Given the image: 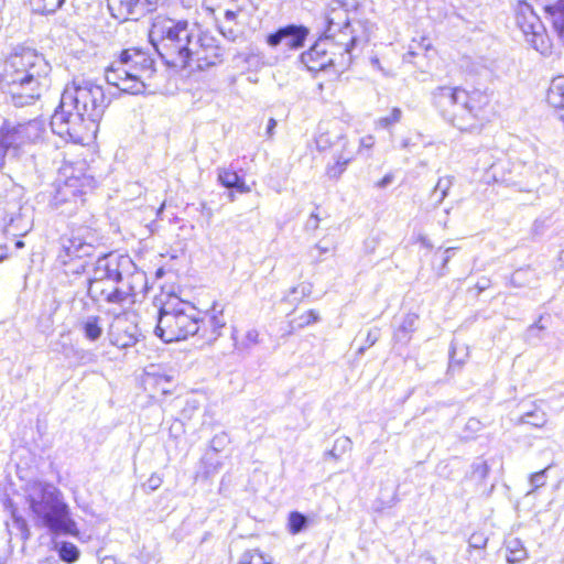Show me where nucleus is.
<instances>
[{"instance_id":"c756f323","label":"nucleus","mask_w":564,"mask_h":564,"mask_svg":"<svg viewBox=\"0 0 564 564\" xmlns=\"http://www.w3.org/2000/svg\"><path fill=\"white\" fill-rule=\"evenodd\" d=\"M18 155L11 143L8 142L6 134L1 130L0 138V170L4 167L8 161H12Z\"/></svg>"},{"instance_id":"de8ad7c7","label":"nucleus","mask_w":564,"mask_h":564,"mask_svg":"<svg viewBox=\"0 0 564 564\" xmlns=\"http://www.w3.org/2000/svg\"><path fill=\"white\" fill-rule=\"evenodd\" d=\"M319 226V218L316 214H312L306 223V228L311 230H316Z\"/></svg>"},{"instance_id":"72a5a7b5","label":"nucleus","mask_w":564,"mask_h":564,"mask_svg":"<svg viewBox=\"0 0 564 564\" xmlns=\"http://www.w3.org/2000/svg\"><path fill=\"white\" fill-rule=\"evenodd\" d=\"M307 524V518L297 512L293 511L289 516V530L292 534L300 533Z\"/></svg>"},{"instance_id":"a878e982","label":"nucleus","mask_w":564,"mask_h":564,"mask_svg":"<svg viewBox=\"0 0 564 564\" xmlns=\"http://www.w3.org/2000/svg\"><path fill=\"white\" fill-rule=\"evenodd\" d=\"M454 184V177L446 175L443 177H440L433 192H432V198L435 200L434 206H440L443 200L447 197L449 189L452 188Z\"/></svg>"},{"instance_id":"7c9ffc66","label":"nucleus","mask_w":564,"mask_h":564,"mask_svg":"<svg viewBox=\"0 0 564 564\" xmlns=\"http://www.w3.org/2000/svg\"><path fill=\"white\" fill-rule=\"evenodd\" d=\"M232 338L235 340V346L237 349H250L251 347L259 344V332L252 328L246 332L241 340H237L234 334Z\"/></svg>"},{"instance_id":"f8f14e48","label":"nucleus","mask_w":564,"mask_h":564,"mask_svg":"<svg viewBox=\"0 0 564 564\" xmlns=\"http://www.w3.org/2000/svg\"><path fill=\"white\" fill-rule=\"evenodd\" d=\"M112 252L98 257L87 279V294L96 303L115 304Z\"/></svg>"},{"instance_id":"4c0bfd02","label":"nucleus","mask_w":564,"mask_h":564,"mask_svg":"<svg viewBox=\"0 0 564 564\" xmlns=\"http://www.w3.org/2000/svg\"><path fill=\"white\" fill-rule=\"evenodd\" d=\"M547 469H549V467L531 475V477H530V485L532 487L531 491H534L535 489H539L545 485Z\"/></svg>"},{"instance_id":"79ce46f5","label":"nucleus","mask_w":564,"mask_h":564,"mask_svg":"<svg viewBox=\"0 0 564 564\" xmlns=\"http://www.w3.org/2000/svg\"><path fill=\"white\" fill-rule=\"evenodd\" d=\"M319 319L318 317V314L317 312H315L314 310H310L307 311L305 314H303L301 317H300V326L303 327V326H307L312 323H316L317 321Z\"/></svg>"},{"instance_id":"bb28decb","label":"nucleus","mask_w":564,"mask_h":564,"mask_svg":"<svg viewBox=\"0 0 564 564\" xmlns=\"http://www.w3.org/2000/svg\"><path fill=\"white\" fill-rule=\"evenodd\" d=\"M432 47V41L426 36H420V39H413L409 45V51L404 55V61L412 62V57L420 55L423 52H427Z\"/></svg>"},{"instance_id":"a18cd8bd","label":"nucleus","mask_w":564,"mask_h":564,"mask_svg":"<svg viewBox=\"0 0 564 564\" xmlns=\"http://www.w3.org/2000/svg\"><path fill=\"white\" fill-rule=\"evenodd\" d=\"M454 250H455V248H453V247H449V248L445 249L444 257H443V262H442V271L438 273L440 275H444L445 274V268H446L448 261L451 260Z\"/></svg>"},{"instance_id":"cd10ccee","label":"nucleus","mask_w":564,"mask_h":564,"mask_svg":"<svg viewBox=\"0 0 564 564\" xmlns=\"http://www.w3.org/2000/svg\"><path fill=\"white\" fill-rule=\"evenodd\" d=\"M547 422V415L544 411L539 408H535L532 411L525 412L520 416L518 423L519 424H530L534 427H542Z\"/></svg>"},{"instance_id":"6ab92c4d","label":"nucleus","mask_w":564,"mask_h":564,"mask_svg":"<svg viewBox=\"0 0 564 564\" xmlns=\"http://www.w3.org/2000/svg\"><path fill=\"white\" fill-rule=\"evenodd\" d=\"M306 33V30L302 26L288 25L269 34L267 43L272 47L284 45L285 47L296 50L303 46Z\"/></svg>"},{"instance_id":"0eeeda50","label":"nucleus","mask_w":564,"mask_h":564,"mask_svg":"<svg viewBox=\"0 0 564 564\" xmlns=\"http://www.w3.org/2000/svg\"><path fill=\"white\" fill-rule=\"evenodd\" d=\"M357 37L345 40H334L324 35L307 52L303 53L301 58L306 67L312 72H319L327 67H333L336 72H344L351 63V48L356 44Z\"/></svg>"},{"instance_id":"4d7b16f0","label":"nucleus","mask_w":564,"mask_h":564,"mask_svg":"<svg viewBox=\"0 0 564 564\" xmlns=\"http://www.w3.org/2000/svg\"><path fill=\"white\" fill-rule=\"evenodd\" d=\"M221 33L231 41H235L237 37V33L232 29H229L228 31L221 29Z\"/></svg>"},{"instance_id":"6e6552de","label":"nucleus","mask_w":564,"mask_h":564,"mask_svg":"<svg viewBox=\"0 0 564 564\" xmlns=\"http://www.w3.org/2000/svg\"><path fill=\"white\" fill-rule=\"evenodd\" d=\"M61 98L64 99L67 108L74 107L75 111L94 119L96 123H99L109 104L104 88L85 79L73 80L65 87Z\"/></svg>"},{"instance_id":"b1692460","label":"nucleus","mask_w":564,"mask_h":564,"mask_svg":"<svg viewBox=\"0 0 564 564\" xmlns=\"http://www.w3.org/2000/svg\"><path fill=\"white\" fill-rule=\"evenodd\" d=\"M546 11L551 15L554 30L564 41V0H557L554 4L547 6Z\"/></svg>"},{"instance_id":"bf43d9fd","label":"nucleus","mask_w":564,"mask_h":564,"mask_svg":"<svg viewBox=\"0 0 564 564\" xmlns=\"http://www.w3.org/2000/svg\"><path fill=\"white\" fill-rule=\"evenodd\" d=\"M520 274H521V272H520V271H517V272L513 274L512 280H511V281H512V283H513L514 285H517V286H519V284H517V280L519 279Z\"/></svg>"},{"instance_id":"c03bdc74","label":"nucleus","mask_w":564,"mask_h":564,"mask_svg":"<svg viewBox=\"0 0 564 564\" xmlns=\"http://www.w3.org/2000/svg\"><path fill=\"white\" fill-rule=\"evenodd\" d=\"M162 481L163 480H162V478L159 475L153 474L147 480L144 486L148 487L150 489V491H154V490H156L162 485Z\"/></svg>"},{"instance_id":"2eb2a0df","label":"nucleus","mask_w":564,"mask_h":564,"mask_svg":"<svg viewBox=\"0 0 564 564\" xmlns=\"http://www.w3.org/2000/svg\"><path fill=\"white\" fill-rule=\"evenodd\" d=\"M324 22L326 24L324 35L327 37L345 40V34L348 37H356L351 30L348 11L339 0H332L327 4L324 12Z\"/></svg>"},{"instance_id":"a211bd4d","label":"nucleus","mask_w":564,"mask_h":564,"mask_svg":"<svg viewBox=\"0 0 564 564\" xmlns=\"http://www.w3.org/2000/svg\"><path fill=\"white\" fill-rule=\"evenodd\" d=\"M462 88L441 86L433 91V102L442 115L454 124L455 113L460 107Z\"/></svg>"},{"instance_id":"412c9836","label":"nucleus","mask_w":564,"mask_h":564,"mask_svg":"<svg viewBox=\"0 0 564 564\" xmlns=\"http://www.w3.org/2000/svg\"><path fill=\"white\" fill-rule=\"evenodd\" d=\"M200 337L207 341H214L221 335V329L226 326V319L223 310L214 306L212 311L199 321Z\"/></svg>"},{"instance_id":"6e6d98bb","label":"nucleus","mask_w":564,"mask_h":564,"mask_svg":"<svg viewBox=\"0 0 564 564\" xmlns=\"http://www.w3.org/2000/svg\"><path fill=\"white\" fill-rule=\"evenodd\" d=\"M225 440H226V435L225 434L215 436L213 438V441H212L213 448L217 451L216 446L219 445Z\"/></svg>"},{"instance_id":"052dcab7","label":"nucleus","mask_w":564,"mask_h":564,"mask_svg":"<svg viewBox=\"0 0 564 564\" xmlns=\"http://www.w3.org/2000/svg\"><path fill=\"white\" fill-rule=\"evenodd\" d=\"M316 249H318V251H319L321 253H325V252H327V251H328V248H326V247H322L321 245H316Z\"/></svg>"},{"instance_id":"680f3d73","label":"nucleus","mask_w":564,"mask_h":564,"mask_svg":"<svg viewBox=\"0 0 564 564\" xmlns=\"http://www.w3.org/2000/svg\"><path fill=\"white\" fill-rule=\"evenodd\" d=\"M15 247H17L18 249L23 248V247H24V242H23V241H21V240H18V241L15 242Z\"/></svg>"},{"instance_id":"a19ab883","label":"nucleus","mask_w":564,"mask_h":564,"mask_svg":"<svg viewBox=\"0 0 564 564\" xmlns=\"http://www.w3.org/2000/svg\"><path fill=\"white\" fill-rule=\"evenodd\" d=\"M340 446L341 449H347V448H350L351 446V441L350 438L348 437H344V438H339L335 442V445H334V448L330 449L329 452L326 453L327 456L334 458V459H338V455L336 454V448Z\"/></svg>"},{"instance_id":"4468645a","label":"nucleus","mask_w":564,"mask_h":564,"mask_svg":"<svg viewBox=\"0 0 564 564\" xmlns=\"http://www.w3.org/2000/svg\"><path fill=\"white\" fill-rule=\"evenodd\" d=\"M7 140L18 152L20 148L40 142L45 132V122L42 119H33L28 122L10 126L6 123L2 128Z\"/></svg>"},{"instance_id":"09e8293b","label":"nucleus","mask_w":564,"mask_h":564,"mask_svg":"<svg viewBox=\"0 0 564 564\" xmlns=\"http://www.w3.org/2000/svg\"><path fill=\"white\" fill-rule=\"evenodd\" d=\"M375 144V139L372 135H366L360 139V148L371 149Z\"/></svg>"},{"instance_id":"4be33fe9","label":"nucleus","mask_w":564,"mask_h":564,"mask_svg":"<svg viewBox=\"0 0 564 564\" xmlns=\"http://www.w3.org/2000/svg\"><path fill=\"white\" fill-rule=\"evenodd\" d=\"M547 104L564 110V76L553 78L546 94Z\"/></svg>"},{"instance_id":"7ed1b4c3","label":"nucleus","mask_w":564,"mask_h":564,"mask_svg":"<svg viewBox=\"0 0 564 564\" xmlns=\"http://www.w3.org/2000/svg\"><path fill=\"white\" fill-rule=\"evenodd\" d=\"M23 490L36 527L45 528L54 534L78 535L77 524L59 489L45 481L30 480Z\"/></svg>"},{"instance_id":"9b49d317","label":"nucleus","mask_w":564,"mask_h":564,"mask_svg":"<svg viewBox=\"0 0 564 564\" xmlns=\"http://www.w3.org/2000/svg\"><path fill=\"white\" fill-rule=\"evenodd\" d=\"M490 96L480 89H462L460 107L455 113L454 126L462 131L478 132L488 120Z\"/></svg>"},{"instance_id":"864d4df0","label":"nucleus","mask_w":564,"mask_h":564,"mask_svg":"<svg viewBox=\"0 0 564 564\" xmlns=\"http://www.w3.org/2000/svg\"><path fill=\"white\" fill-rule=\"evenodd\" d=\"M70 271L76 275H80L85 271V267L82 263L73 264Z\"/></svg>"},{"instance_id":"5fc2aeb1","label":"nucleus","mask_w":564,"mask_h":564,"mask_svg":"<svg viewBox=\"0 0 564 564\" xmlns=\"http://www.w3.org/2000/svg\"><path fill=\"white\" fill-rule=\"evenodd\" d=\"M275 127H276V121L273 118L269 119L268 127H267V133L269 137H272L273 130Z\"/></svg>"},{"instance_id":"39448f33","label":"nucleus","mask_w":564,"mask_h":564,"mask_svg":"<svg viewBox=\"0 0 564 564\" xmlns=\"http://www.w3.org/2000/svg\"><path fill=\"white\" fill-rule=\"evenodd\" d=\"M54 186L51 207L62 215L73 216L84 205V196L94 187V178L86 174L85 162L64 163Z\"/></svg>"},{"instance_id":"e433bc0d","label":"nucleus","mask_w":564,"mask_h":564,"mask_svg":"<svg viewBox=\"0 0 564 564\" xmlns=\"http://www.w3.org/2000/svg\"><path fill=\"white\" fill-rule=\"evenodd\" d=\"M239 175L227 169H220L218 172V181L227 188H234L238 184Z\"/></svg>"},{"instance_id":"5701e85b","label":"nucleus","mask_w":564,"mask_h":564,"mask_svg":"<svg viewBox=\"0 0 564 564\" xmlns=\"http://www.w3.org/2000/svg\"><path fill=\"white\" fill-rule=\"evenodd\" d=\"M79 329L86 339L96 341L101 337L104 332L101 318L99 316H88L79 323Z\"/></svg>"},{"instance_id":"c85d7f7f","label":"nucleus","mask_w":564,"mask_h":564,"mask_svg":"<svg viewBox=\"0 0 564 564\" xmlns=\"http://www.w3.org/2000/svg\"><path fill=\"white\" fill-rule=\"evenodd\" d=\"M32 10L37 13H53L63 4L64 0H29Z\"/></svg>"},{"instance_id":"423d86ee","label":"nucleus","mask_w":564,"mask_h":564,"mask_svg":"<svg viewBox=\"0 0 564 564\" xmlns=\"http://www.w3.org/2000/svg\"><path fill=\"white\" fill-rule=\"evenodd\" d=\"M199 330L196 310L187 303L170 302L159 311L155 335L165 343L186 339L188 336L198 334Z\"/></svg>"},{"instance_id":"9d476101","label":"nucleus","mask_w":564,"mask_h":564,"mask_svg":"<svg viewBox=\"0 0 564 564\" xmlns=\"http://www.w3.org/2000/svg\"><path fill=\"white\" fill-rule=\"evenodd\" d=\"M113 276H116L115 304H133L135 297L147 291L148 280L129 256L112 253Z\"/></svg>"},{"instance_id":"20e7f679","label":"nucleus","mask_w":564,"mask_h":564,"mask_svg":"<svg viewBox=\"0 0 564 564\" xmlns=\"http://www.w3.org/2000/svg\"><path fill=\"white\" fill-rule=\"evenodd\" d=\"M155 73L154 61L145 52L128 48L106 68L105 78L120 91L131 95L143 94Z\"/></svg>"},{"instance_id":"58836bf2","label":"nucleus","mask_w":564,"mask_h":564,"mask_svg":"<svg viewBox=\"0 0 564 564\" xmlns=\"http://www.w3.org/2000/svg\"><path fill=\"white\" fill-rule=\"evenodd\" d=\"M13 523L15 528L20 531L22 539L28 540L30 538V530L25 519L13 514Z\"/></svg>"},{"instance_id":"f257e3e1","label":"nucleus","mask_w":564,"mask_h":564,"mask_svg":"<svg viewBox=\"0 0 564 564\" xmlns=\"http://www.w3.org/2000/svg\"><path fill=\"white\" fill-rule=\"evenodd\" d=\"M149 39L160 56L173 67L205 69L223 61L224 50L218 40L187 20L156 15Z\"/></svg>"},{"instance_id":"13d9d810","label":"nucleus","mask_w":564,"mask_h":564,"mask_svg":"<svg viewBox=\"0 0 564 564\" xmlns=\"http://www.w3.org/2000/svg\"><path fill=\"white\" fill-rule=\"evenodd\" d=\"M455 364L460 365L462 362H460V360H456L455 359V356H454V352H453L452 356H451L449 367H453Z\"/></svg>"},{"instance_id":"aec40b11","label":"nucleus","mask_w":564,"mask_h":564,"mask_svg":"<svg viewBox=\"0 0 564 564\" xmlns=\"http://www.w3.org/2000/svg\"><path fill=\"white\" fill-rule=\"evenodd\" d=\"M111 15L120 21L138 20L147 11L140 0H108Z\"/></svg>"},{"instance_id":"473e14b6","label":"nucleus","mask_w":564,"mask_h":564,"mask_svg":"<svg viewBox=\"0 0 564 564\" xmlns=\"http://www.w3.org/2000/svg\"><path fill=\"white\" fill-rule=\"evenodd\" d=\"M351 160L352 156L338 155L335 164L327 167V175L332 178H338Z\"/></svg>"},{"instance_id":"f3484780","label":"nucleus","mask_w":564,"mask_h":564,"mask_svg":"<svg viewBox=\"0 0 564 564\" xmlns=\"http://www.w3.org/2000/svg\"><path fill=\"white\" fill-rule=\"evenodd\" d=\"M139 336L137 323L128 315L117 316L110 326V343L121 349L135 345Z\"/></svg>"},{"instance_id":"c9c22d12","label":"nucleus","mask_w":564,"mask_h":564,"mask_svg":"<svg viewBox=\"0 0 564 564\" xmlns=\"http://www.w3.org/2000/svg\"><path fill=\"white\" fill-rule=\"evenodd\" d=\"M402 118V110L400 108H393L389 116L378 119L376 122L377 127L388 129L389 127L398 123Z\"/></svg>"},{"instance_id":"1a4fd4ad","label":"nucleus","mask_w":564,"mask_h":564,"mask_svg":"<svg viewBox=\"0 0 564 564\" xmlns=\"http://www.w3.org/2000/svg\"><path fill=\"white\" fill-rule=\"evenodd\" d=\"M51 129L65 141L85 144L91 142L97 133L98 123L84 117L74 107L67 108L61 98L58 108L51 118Z\"/></svg>"},{"instance_id":"49530a36","label":"nucleus","mask_w":564,"mask_h":564,"mask_svg":"<svg viewBox=\"0 0 564 564\" xmlns=\"http://www.w3.org/2000/svg\"><path fill=\"white\" fill-rule=\"evenodd\" d=\"M239 564H265V563H263L261 555H257L254 557L253 555L245 554L242 561Z\"/></svg>"},{"instance_id":"ddd939ff","label":"nucleus","mask_w":564,"mask_h":564,"mask_svg":"<svg viewBox=\"0 0 564 564\" xmlns=\"http://www.w3.org/2000/svg\"><path fill=\"white\" fill-rule=\"evenodd\" d=\"M516 23L521 30L525 42L533 50L545 56L552 53V42L546 30L539 15L529 3L524 1L518 3L516 9Z\"/></svg>"},{"instance_id":"37998d69","label":"nucleus","mask_w":564,"mask_h":564,"mask_svg":"<svg viewBox=\"0 0 564 564\" xmlns=\"http://www.w3.org/2000/svg\"><path fill=\"white\" fill-rule=\"evenodd\" d=\"M468 543L473 549H482L486 546L487 539L482 534L474 533L469 538Z\"/></svg>"},{"instance_id":"2f4dec72","label":"nucleus","mask_w":564,"mask_h":564,"mask_svg":"<svg viewBox=\"0 0 564 564\" xmlns=\"http://www.w3.org/2000/svg\"><path fill=\"white\" fill-rule=\"evenodd\" d=\"M58 554L62 561L74 563L79 557V550L70 542H63L58 549Z\"/></svg>"},{"instance_id":"0e129e2a","label":"nucleus","mask_w":564,"mask_h":564,"mask_svg":"<svg viewBox=\"0 0 564 564\" xmlns=\"http://www.w3.org/2000/svg\"><path fill=\"white\" fill-rule=\"evenodd\" d=\"M4 258V253H0V260Z\"/></svg>"},{"instance_id":"e2e57ef3","label":"nucleus","mask_w":564,"mask_h":564,"mask_svg":"<svg viewBox=\"0 0 564 564\" xmlns=\"http://www.w3.org/2000/svg\"><path fill=\"white\" fill-rule=\"evenodd\" d=\"M402 147H403V148H408V147H409V140H404V141L402 142Z\"/></svg>"},{"instance_id":"3c124183","label":"nucleus","mask_w":564,"mask_h":564,"mask_svg":"<svg viewBox=\"0 0 564 564\" xmlns=\"http://www.w3.org/2000/svg\"><path fill=\"white\" fill-rule=\"evenodd\" d=\"M238 13H239V11L226 10L224 13V17H225L226 21L231 22V21L236 20Z\"/></svg>"},{"instance_id":"dca6fc26","label":"nucleus","mask_w":564,"mask_h":564,"mask_svg":"<svg viewBox=\"0 0 564 564\" xmlns=\"http://www.w3.org/2000/svg\"><path fill=\"white\" fill-rule=\"evenodd\" d=\"M97 238L90 231L85 234H73L63 241V250L57 257V261L67 265L73 258H86L95 254Z\"/></svg>"},{"instance_id":"603ef678","label":"nucleus","mask_w":564,"mask_h":564,"mask_svg":"<svg viewBox=\"0 0 564 564\" xmlns=\"http://www.w3.org/2000/svg\"><path fill=\"white\" fill-rule=\"evenodd\" d=\"M234 188H236L240 193H248L250 191L249 186H247L245 182L240 180V177L238 178V184L235 185Z\"/></svg>"},{"instance_id":"8fccbe9b","label":"nucleus","mask_w":564,"mask_h":564,"mask_svg":"<svg viewBox=\"0 0 564 564\" xmlns=\"http://www.w3.org/2000/svg\"><path fill=\"white\" fill-rule=\"evenodd\" d=\"M393 181V176L391 174H387L381 181L377 183V186L380 188H384L390 185Z\"/></svg>"},{"instance_id":"ea45409f","label":"nucleus","mask_w":564,"mask_h":564,"mask_svg":"<svg viewBox=\"0 0 564 564\" xmlns=\"http://www.w3.org/2000/svg\"><path fill=\"white\" fill-rule=\"evenodd\" d=\"M380 337V330L378 328L370 329L367 334L366 345L359 348V354H364L368 347L373 346Z\"/></svg>"},{"instance_id":"393cba45","label":"nucleus","mask_w":564,"mask_h":564,"mask_svg":"<svg viewBox=\"0 0 564 564\" xmlns=\"http://www.w3.org/2000/svg\"><path fill=\"white\" fill-rule=\"evenodd\" d=\"M506 550V560L510 564L520 563L528 557L527 550L519 539L514 538L507 541Z\"/></svg>"},{"instance_id":"f03ea898","label":"nucleus","mask_w":564,"mask_h":564,"mask_svg":"<svg viewBox=\"0 0 564 564\" xmlns=\"http://www.w3.org/2000/svg\"><path fill=\"white\" fill-rule=\"evenodd\" d=\"M50 70V64L36 50L18 46L4 63L1 87L15 106L23 107L40 98Z\"/></svg>"},{"instance_id":"f704fd0d","label":"nucleus","mask_w":564,"mask_h":564,"mask_svg":"<svg viewBox=\"0 0 564 564\" xmlns=\"http://www.w3.org/2000/svg\"><path fill=\"white\" fill-rule=\"evenodd\" d=\"M417 316L414 314L406 315L403 319L401 326L395 333V337L398 340L406 339L408 334L414 329Z\"/></svg>"}]
</instances>
